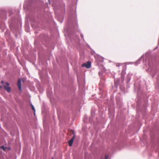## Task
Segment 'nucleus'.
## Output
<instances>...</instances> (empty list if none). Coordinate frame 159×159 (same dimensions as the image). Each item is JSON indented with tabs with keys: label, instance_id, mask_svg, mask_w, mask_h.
Here are the masks:
<instances>
[{
	"label": "nucleus",
	"instance_id": "nucleus-1",
	"mask_svg": "<svg viewBox=\"0 0 159 159\" xmlns=\"http://www.w3.org/2000/svg\"><path fill=\"white\" fill-rule=\"evenodd\" d=\"M150 56L148 53H146L145 55H142L136 62V65L138 64L140 61L143 60V63L144 65V67H148L146 70L148 71L152 77H154L157 72L156 67L153 65L152 60L149 58Z\"/></svg>",
	"mask_w": 159,
	"mask_h": 159
},
{
	"label": "nucleus",
	"instance_id": "nucleus-2",
	"mask_svg": "<svg viewBox=\"0 0 159 159\" xmlns=\"http://www.w3.org/2000/svg\"><path fill=\"white\" fill-rule=\"evenodd\" d=\"M125 74V71L122 70L121 72V79L119 78H114L115 86L116 88H117L118 85H122L124 80V77Z\"/></svg>",
	"mask_w": 159,
	"mask_h": 159
},
{
	"label": "nucleus",
	"instance_id": "nucleus-3",
	"mask_svg": "<svg viewBox=\"0 0 159 159\" xmlns=\"http://www.w3.org/2000/svg\"><path fill=\"white\" fill-rule=\"evenodd\" d=\"M65 7H63L62 9L61 10V12L62 15H59L57 13L56 11H55V14L58 20L60 23H62L63 21V15L64 14L65 12Z\"/></svg>",
	"mask_w": 159,
	"mask_h": 159
},
{
	"label": "nucleus",
	"instance_id": "nucleus-4",
	"mask_svg": "<svg viewBox=\"0 0 159 159\" xmlns=\"http://www.w3.org/2000/svg\"><path fill=\"white\" fill-rule=\"evenodd\" d=\"M91 66V63L89 61L87 62V63H84L82 65V67H85L87 68H89Z\"/></svg>",
	"mask_w": 159,
	"mask_h": 159
},
{
	"label": "nucleus",
	"instance_id": "nucleus-5",
	"mask_svg": "<svg viewBox=\"0 0 159 159\" xmlns=\"http://www.w3.org/2000/svg\"><path fill=\"white\" fill-rule=\"evenodd\" d=\"M9 84L8 82L6 83V85L4 86V89L8 92H10L11 91V88L9 87Z\"/></svg>",
	"mask_w": 159,
	"mask_h": 159
},
{
	"label": "nucleus",
	"instance_id": "nucleus-6",
	"mask_svg": "<svg viewBox=\"0 0 159 159\" xmlns=\"http://www.w3.org/2000/svg\"><path fill=\"white\" fill-rule=\"evenodd\" d=\"M75 136L74 135L71 138V139L69 141H68V144L70 146H71L72 145L74 139L75 138Z\"/></svg>",
	"mask_w": 159,
	"mask_h": 159
},
{
	"label": "nucleus",
	"instance_id": "nucleus-7",
	"mask_svg": "<svg viewBox=\"0 0 159 159\" xmlns=\"http://www.w3.org/2000/svg\"><path fill=\"white\" fill-rule=\"evenodd\" d=\"M131 75L130 74H128L126 77V81L127 84H128L129 82L131 80Z\"/></svg>",
	"mask_w": 159,
	"mask_h": 159
},
{
	"label": "nucleus",
	"instance_id": "nucleus-8",
	"mask_svg": "<svg viewBox=\"0 0 159 159\" xmlns=\"http://www.w3.org/2000/svg\"><path fill=\"white\" fill-rule=\"evenodd\" d=\"M21 80L20 79H19L18 80V86L19 89L20 90H21Z\"/></svg>",
	"mask_w": 159,
	"mask_h": 159
},
{
	"label": "nucleus",
	"instance_id": "nucleus-9",
	"mask_svg": "<svg viewBox=\"0 0 159 159\" xmlns=\"http://www.w3.org/2000/svg\"><path fill=\"white\" fill-rule=\"evenodd\" d=\"M31 106L32 107V110L34 111V115H35V110L34 106L32 103L31 104Z\"/></svg>",
	"mask_w": 159,
	"mask_h": 159
},
{
	"label": "nucleus",
	"instance_id": "nucleus-10",
	"mask_svg": "<svg viewBox=\"0 0 159 159\" xmlns=\"http://www.w3.org/2000/svg\"><path fill=\"white\" fill-rule=\"evenodd\" d=\"M0 148L1 149H2L3 151H5L6 148L3 145H2L0 147Z\"/></svg>",
	"mask_w": 159,
	"mask_h": 159
},
{
	"label": "nucleus",
	"instance_id": "nucleus-11",
	"mask_svg": "<svg viewBox=\"0 0 159 159\" xmlns=\"http://www.w3.org/2000/svg\"><path fill=\"white\" fill-rule=\"evenodd\" d=\"M134 89L135 90L137 89L139 91L140 89V86H139V87L138 88H137L136 87V85H135V84H134Z\"/></svg>",
	"mask_w": 159,
	"mask_h": 159
},
{
	"label": "nucleus",
	"instance_id": "nucleus-12",
	"mask_svg": "<svg viewBox=\"0 0 159 159\" xmlns=\"http://www.w3.org/2000/svg\"><path fill=\"white\" fill-rule=\"evenodd\" d=\"M108 157V155H107V154L105 155V157L104 159H107Z\"/></svg>",
	"mask_w": 159,
	"mask_h": 159
},
{
	"label": "nucleus",
	"instance_id": "nucleus-13",
	"mask_svg": "<svg viewBox=\"0 0 159 159\" xmlns=\"http://www.w3.org/2000/svg\"><path fill=\"white\" fill-rule=\"evenodd\" d=\"M4 82L3 80H1V84H4Z\"/></svg>",
	"mask_w": 159,
	"mask_h": 159
},
{
	"label": "nucleus",
	"instance_id": "nucleus-14",
	"mask_svg": "<svg viewBox=\"0 0 159 159\" xmlns=\"http://www.w3.org/2000/svg\"><path fill=\"white\" fill-rule=\"evenodd\" d=\"M120 66V63H118L116 65V66L117 67H119Z\"/></svg>",
	"mask_w": 159,
	"mask_h": 159
},
{
	"label": "nucleus",
	"instance_id": "nucleus-15",
	"mask_svg": "<svg viewBox=\"0 0 159 159\" xmlns=\"http://www.w3.org/2000/svg\"><path fill=\"white\" fill-rule=\"evenodd\" d=\"M26 30L27 31V32H29L30 31V30H29V28L26 29Z\"/></svg>",
	"mask_w": 159,
	"mask_h": 159
},
{
	"label": "nucleus",
	"instance_id": "nucleus-16",
	"mask_svg": "<svg viewBox=\"0 0 159 159\" xmlns=\"http://www.w3.org/2000/svg\"><path fill=\"white\" fill-rule=\"evenodd\" d=\"M81 36L82 38H83V34H81Z\"/></svg>",
	"mask_w": 159,
	"mask_h": 159
},
{
	"label": "nucleus",
	"instance_id": "nucleus-17",
	"mask_svg": "<svg viewBox=\"0 0 159 159\" xmlns=\"http://www.w3.org/2000/svg\"><path fill=\"white\" fill-rule=\"evenodd\" d=\"M120 89H123V90H122V91H123V92H124V90H123V89H124V88H122V87H120Z\"/></svg>",
	"mask_w": 159,
	"mask_h": 159
},
{
	"label": "nucleus",
	"instance_id": "nucleus-18",
	"mask_svg": "<svg viewBox=\"0 0 159 159\" xmlns=\"http://www.w3.org/2000/svg\"><path fill=\"white\" fill-rule=\"evenodd\" d=\"M48 1L49 4H50L51 3L50 0H48Z\"/></svg>",
	"mask_w": 159,
	"mask_h": 159
},
{
	"label": "nucleus",
	"instance_id": "nucleus-19",
	"mask_svg": "<svg viewBox=\"0 0 159 159\" xmlns=\"http://www.w3.org/2000/svg\"><path fill=\"white\" fill-rule=\"evenodd\" d=\"M2 86L0 85V89H2Z\"/></svg>",
	"mask_w": 159,
	"mask_h": 159
},
{
	"label": "nucleus",
	"instance_id": "nucleus-20",
	"mask_svg": "<svg viewBox=\"0 0 159 159\" xmlns=\"http://www.w3.org/2000/svg\"><path fill=\"white\" fill-rule=\"evenodd\" d=\"M47 95H48V96H49V95H48V93H47Z\"/></svg>",
	"mask_w": 159,
	"mask_h": 159
},
{
	"label": "nucleus",
	"instance_id": "nucleus-21",
	"mask_svg": "<svg viewBox=\"0 0 159 159\" xmlns=\"http://www.w3.org/2000/svg\"><path fill=\"white\" fill-rule=\"evenodd\" d=\"M52 159H53V158H52Z\"/></svg>",
	"mask_w": 159,
	"mask_h": 159
}]
</instances>
